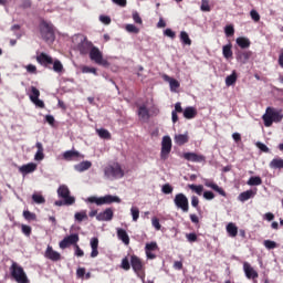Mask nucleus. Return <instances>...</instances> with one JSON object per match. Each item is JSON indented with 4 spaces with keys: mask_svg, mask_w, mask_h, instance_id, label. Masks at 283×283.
Segmentation results:
<instances>
[{
    "mask_svg": "<svg viewBox=\"0 0 283 283\" xmlns=\"http://www.w3.org/2000/svg\"><path fill=\"white\" fill-rule=\"evenodd\" d=\"M87 202H91L93 205H97L101 207L102 205H112L113 202H120V198L117 196L106 195L104 197H88Z\"/></svg>",
    "mask_w": 283,
    "mask_h": 283,
    "instance_id": "obj_5",
    "label": "nucleus"
},
{
    "mask_svg": "<svg viewBox=\"0 0 283 283\" xmlns=\"http://www.w3.org/2000/svg\"><path fill=\"white\" fill-rule=\"evenodd\" d=\"M191 206L197 209L200 210V199H198L197 196H192L191 197Z\"/></svg>",
    "mask_w": 283,
    "mask_h": 283,
    "instance_id": "obj_54",
    "label": "nucleus"
},
{
    "mask_svg": "<svg viewBox=\"0 0 283 283\" xmlns=\"http://www.w3.org/2000/svg\"><path fill=\"white\" fill-rule=\"evenodd\" d=\"M265 127H271L274 123H282V109L268 107L265 114L262 116Z\"/></svg>",
    "mask_w": 283,
    "mask_h": 283,
    "instance_id": "obj_1",
    "label": "nucleus"
},
{
    "mask_svg": "<svg viewBox=\"0 0 283 283\" xmlns=\"http://www.w3.org/2000/svg\"><path fill=\"white\" fill-rule=\"evenodd\" d=\"M174 142L179 147H182V145H187V143H189V133L175 135Z\"/></svg>",
    "mask_w": 283,
    "mask_h": 283,
    "instance_id": "obj_21",
    "label": "nucleus"
},
{
    "mask_svg": "<svg viewBox=\"0 0 283 283\" xmlns=\"http://www.w3.org/2000/svg\"><path fill=\"white\" fill-rule=\"evenodd\" d=\"M171 137L164 136L161 140V151H160V158L161 160H167L169 158V154H171Z\"/></svg>",
    "mask_w": 283,
    "mask_h": 283,
    "instance_id": "obj_8",
    "label": "nucleus"
},
{
    "mask_svg": "<svg viewBox=\"0 0 283 283\" xmlns=\"http://www.w3.org/2000/svg\"><path fill=\"white\" fill-rule=\"evenodd\" d=\"M130 212L133 216V221L138 222V218H140V210H138L137 207H133V208H130Z\"/></svg>",
    "mask_w": 283,
    "mask_h": 283,
    "instance_id": "obj_44",
    "label": "nucleus"
},
{
    "mask_svg": "<svg viewBox=\"0 0 283 283\" xmlns=\"http://www.w3.org/2000/svg\"><path fill=\"white\" fill-rule=\"evenodd\" d=\"M23 218L27 219L29 222L36 221V214L29 210L23 211Z\"/></svg>",
    "mask_w": 283,
    "mask_h": 283,
    "instance_id": "obj_41",
    "label": "nucleus"
},
{
    "mask_svg": "<svg viewBox=\"0 0 283 283\" xmlns=\"http://www.w3.org/2000/svg\"><path fill=\"white\" fill-rule=\"evenodd\" d=\"M44 258H46V260H51L52 262H59L61 260V253L54 251L52 245H48L44 252Z\"/></svg>",
    "mask_w": 283,
    "mask_h": 283,
    "instance_id": "obj_14",
    "label": "nucleus"
},
{
    "mask_svg": "<svg viewBox=\"0 0 283 283\" xmlns=\"http://www.w3.org/2000/svg\"><path fill=\"white\" fill-rule=\"evenodd\" d=\"M237 45H239L241 50H247L248 48H251V40L244 36L237 38Z\"/></svg>",
    "mask_w": 283,
    "mask_h": 283,
    "instance_id": "obj_28",
    "label": "nucleus"
},
{
    "mask_svg": "<svg viewBox=\"0 0 283 283\" xmlns=\"http://www.w3.org/2000/svg\"><path fill=\"white\" fill-rule=\"evenodd\" d=\"M20 8L22 10H29V8H32V0H22Z\"/></svg>",
    "mask_w": 283,
    "mask_h": 283,
    "instance_id": "obj_57",
    "label": "nucleus"
},
{
    "mask_svg": "<svg viewBox=\"0 0 283 283\" xmlns=\"http://www.w3.org/2000/svg\"><path fill=\"white\" fill-rule=\"evenodd\" d=\"M265 249L272 250V249H277V242L271 241V240H265L263 242Z\"/></svg>",
    "mask_w": 283,
    "mask_h": 283,
    "instance_id": "obj_48",
    "label": "nucleus"
},
{
    "mask_svg": "<svg viewBox=\"0 0 283 283\" xmlns=\"http://www.w3.org/2000/svg\"><path fill=\"white\" fill-rule=\"evenodd\" d=\"M53 70L57 73L63 72V64L61 63V61L57 60L53 62Z\"/></svg>",
    "mask_w": 283,
    "mask_h": 283,
    "instance_id": "obj_52",
    "label": "nucleus"
},
{
    "mask_svg": "<svg viewBox=\"0 0 283 283\" xmlns=\"http://www.w3.org/2000/svg\"><path fill=\"white\" fill-rule=\"evenodd\" d=\"M186 238H187L188 242H191V243L198 242V234H196V232L186 234Z\"/></svg>",
    "mask_w": 283,
    "mask_h": 283,
    "instance_id": "obj_55",
    "label": "nucleus"
},
{
    "mask_svg": "<svg viewBox=\"0 0 283 283\" xmlns=\"http://www.w3.org/2000/svg\"><path fill=\"white\" fill-rule=\"evenodd\" d=\"M75 255L77 258H83V255H85V252L81 249V247H78V244H75Z\"/></svg>",
    "mask_w": 283,
    "mask_h": 283,
    "instance_id": "obj_63",
    "label": "nucleus"
},
{
    "mask_svg": "<svg viewBox=\"0 0 283 283\" xmlns=\"http://www.w3.org/2000/svg\"><path fill=\"white\" fill-rule=\"evenodd\" d=\"M205 185L207 187H209L210 189H212L213 191H217V193L219 196H223V198H227V192L224 191V189H222L221 187H219L217 184H214L213 181H209V180H206L205 181Z\"/></svg>",
    "mask_w": 283,
    "mask_h": 283,
    "instance_id": "obj_22",
    "label": "nucleus"
},
{
    "mask_svg": "<svg viewBox=\"0 0 283 283\" xmlns=\"http://www.w3.org/2000/svg\"><path fill=\"white\" fill-rule=\"evenodd\" d=\"M32 200L35 202V205H45V197L42 195L33 193Z\"/></svg>",
    "mask_w": 283,
    "mask_h": 283,
    "instance_id": "obj_42",
    "label": "nucleus"
},
{
    "mask_svg": "<svg viewBox=\"0 0 283 283\" xmlns=\"http://www.w3.org/2000/svg\"><path fill=\"white\" fill-rule=\"evenodd\" d=\"M74 218L76 222H83V220H87V211L82 210L80 212H76Z\"/></svg>",
    "mask_w": 283,
    "mask_h": 283,
    "instance_id": "obj_40",
    "label": "nucleus"
},
{
    "mask_svg": "<svg viewBox=\"0 0 283 283\" xmlns=\"http://www.w3.org/2000/svg\"><path fill=\"white\" fill-rule=\"evenodd\" d=\"M156 249H158V243H156V242L147 243L146 247H145L146 253H149L151 251H156Z\"/></svg>",
    "mask_w": 283,
    "mask_h": 283,
    "instance_id": "obj_50",
    "label": "nucleus"
},
{
    "mask_svg": "<svg viewBox=\"0 0 283 283\" xmlns=\"http://www.w3.org/2000/svg\"><path fill=\"white\" fill-rule=\"evenodd\" d=\"M169 85L171 92H174L175 90H178V87H180V82H178V80L176 78H169Z\"/></svg>",
    "mask_w": 283,
    "mask_h": 283,
    "instance_id": "obj_51",
    "label": "nucleus"
},
{
    "mask_svg": "<svg viewBox=\"0 0 283 283\" xmlns=\"http://www.w3.org/2000/svg\"><path fill=\"white\" fill-rule=\"evenodd\" d=\"M248 185L250 187H260V185H262V178L259 176L250 177Z\"/></svg>",
    "mask_w": 283,
    "mask_h": 283,
    "instance_id": "obj_35",
    "label": "nucleus"
},
{
    "mask_svg": "<svg viewBox=\"0 0 283 283\" xmlns=\"http://www.w3.org/2000/svg\"><path fill=\"white\" fill-rule=\"evenodd\" d=\"M243 271L248 280H258V277H260V274H258V271H255V269H253V266H251L249 262L243 263Z\"/></svg>",
    "mask_w": 283,
    "mask_h": 283,
    "instance_id": "obj_12",
    "label": "nucleus"
},
{
    "mask_svg": "<svg viewBox=\"0 0 283 283\" xmlns=\"http://www.w3.org/2000/svg\"><path fill=\"white\" fill-rule=\"evenodd\" d=\"M120 269L124 271H129V269H132V263H129V259L127 256L122 260Z\"/></svg>",
    "mask_w": 283,
    "mask_h": 283,
    "instance_id": "obj_43",
    "label": "nucleus"
},
{
    "mask_svg": "<svg viewBox=\"0 0 283 283\" xmlns=\"http://www.w3.org/2000/svg\"><path fill=\"white\" fill-rule=\"evenodd\" d=\"M36 164L34 163H29L19 167V171L20 174H22V176H28V174H34Z\"/></svg>",
    "mask_w": 283,
    "mask_h": 283,
    "instance_id": "obj_20",
    "label": "nucleus"
},
{
    "mask_svg": "<svg viewBox=\"0 0 283 283\" xmlns=\"http://www.w3.org/2000/svg\"><path fill=\"white\" fill-rule=\"evenodd\" d=\"M231 48H233L231 43L223 45L222 54L224 59H233V50H231Z\"/></svg>",
    "mask_w": 283,
    "mask_h": 283,
    "instance_id": "obj_32",
    "label": "nucleus"
},
{
    "mask_svg": "<svg viewBox=\"0 0 283 283\" xmlns=\"http://www.w3.org/2000/svg\"><path fill=\"white\" fill-rule=\"evenodd\" d=\"M203 198L206 200H213V198H216V195L212 191H205L203 192Z\"/></svg>",
    "mask_w": 283,
    "mask_h": 283,
    "instance_id": "obj_64",
    "label": "nucleus"
},
{
    "mask_svg": "<svg viewBox=\"0 0 283 283\" xmlns=\"http://www.w3.org/2000/svg\"><path fill=\"white\" fill-rule=\"evenodd\" d=\"M270 169H283V159L280 157L273 158L269 164Z\"/></svg>",
    "mask_w": 283,
    "mask_h": 283,
    "instance_id": "obj_30",
    "label": "nucleus"
},
{
    "mask_svg": "<svg viewBox=\"0 0 283 283\" xmlns=\"http://www.w3.org/2000/svg\"><path fill=\"white\" fill-rule=\"evenodd\" d=\"M114 218V210H112V208H107L105 211L99 212L96 216V220H98V222H109V220H113Z\"/></svg>",
    "mask_w": 283,
    "mask_h": 283,
    "instance_id": "obj_15",
    "label": "nucleus"
},
{
    "mask_svg": "<svg viewBox=\"0 0 283 283\" xmlns=\"http://www.w3.org/2000/svg\"><path fill=\"white\" fill-rule=\"evenodd\" d=\"M9 271H10V275H11L12 280H14V282L30 283V279L28 277L25 270L19 263L12 261V264L9 268Z\"/></svg>",
    "mask_w": 283,
    "mask_h": 283,
    "instance_id": "obj_2",
    "label": "nucleus"
},
{
    "mask_svg": "<svg viewBox=\"0 0 283 283\" xmlns=\"http://www.w3.org/2000/svg\"><path fill=\"white\" fill-rule=\"evenodd\" d=\"M83 74H94L95 76L98 74L96 67L83 66L82 67Z\"/></svg>",
    "mask_w": 283,
    "mask_h": 283,
    "instance_id": "obj_47",
    "label": "nucleus"
},
{
    "mask_svg": "<svg viewBox=\"0 0 283 283\" xmlns=\"http://www.w3.org/2000/svg\"><path fill=\"white\" fill-rule=\"evenodd\" d=\"M130 266L137 275L145 273V263H143V260L136 256V254L130 256Z\"/></svg>",
    "mask_w": 283,
    "mask_h": 283,
    "instance_id": "obj_10",
    "label": "nucleus"
},
{
    "mask_svg": "<svg viewBox=\"0 0 283 283\" xmlns=\"http://www.w3.org/2000/svg\"><path fill=\"white\" fill-rule=\"evenodd\" d=\"M235 55H237V61H239V63H242L244 65L249 63V59L253 56V51H238Z\"/></svg>",
    "mask_w": 283,
    "mask_h": 283,
    "instance_id": "obj_18",
    "label": "nucleus"
},
{
    "mask_svg": "<svg viewBox=\"0 0 283 283\" xmlns=\"http://www.w3.org/2000/svg\"><path fill=\"white\" fill-rule=\"evenodd\" d=\"M88 56L96 65H103V67L109 66V62L103 57V52L97 46H92Z\"/></svg>",
    "mask_w": 283,
    "mask_h": 283,
    "instance_id": "obj_4",
    "label": "nucleus"
},
{
    "mask_svg": "<svg viewBox=\"0 0 283 283\" xmlns=\"http://www.w3.org/2000/svg\"><path fill=\"white\" fill-rule=\"evenodd\" d=\"M125 30L130 34H138V32H140V29H138L134 24H126Z\"/></svg>",
    "mask_w": 283,
    "mask_h": 283,
    "instance_id": "obj_45",
    "label": "nucleus"
},
{
    "mask_svg": "<svg viewBox=\"0 0 283 283\" xmlns=\"http://www.w3.org/2000/svg\"><path fill=\"white\" fill-rule=\"evenodd\" d=\"M250 17L253 21H255V23H258V21H260V13H258L255 10L250 11Z\"/></svg>",
    "mask_w": 283,
    "mask_h": 283,
    "instance_id": "obj_61",
    "label": "nucleus"
},
{
    "mask_svg": "<svg viewBox=\"0 0 283 283\" xmlns=\"http://www.w3.org/2000/svg\"><path fill=\"white\" fill-rule=\"evenodd\" d=\"M263 220H266L268 222H273V220H275V214H273V212H266L263 216Z\"/></svg>",
    "mask_w": 283,
    "mask_h": 283,
    "instance_id": "obj_60",
    "label": "nucleus"
},
{
    "mask_svg": "<svg viewBox=\"0 0 283 283\" xmlns=\"http://www.w3.org/2000/svg\"><path fill=\"white\" fill-rule=\"evenodd\" d=\"M258 195V189H250L247 191H243L239 195L238 200L240 202H247V200H251V198H255V196Z\"/></svg>",
    "mask_w": 283,
    "mask_h": 283,
    "instance_id": "obj_19",
    "label": "nucleus"
},
{
    "mask_svg": "<svg viewBox=\"0 0 283 283\" xmlns=\"http://www.w3.org/2000/svg\"><path fill=\"white\" fill-rule=\"evenodd\" d=\"M137 114H138L140 120L147 122L150 118L149 109L147 108L146 105L138 106Z\"/></svg>",
    "mask_w": 283,
    "mask_h": 283,
    "instance_id": "obj_23",
    "label": "nucleus"
},
{
    "mask_svg": "<svg viewBox=\"0 0 283 283\" xmlns=\"http://www.w3.org/2000/svg\"><path fill=\"white\" fill-rule=\"evenodd\" d=\"M94 48V44L92 42L87 41V39H84L82 42L77 44V50L80 54H90V51Z\"/></svg>",
    "mask_w": 283,
    "mask_h": 283,
    "instance_id": "obj_17",
    "label": "nucleus"
},
{
    "mask_svg": "<svg viewBox=\"0 0 283 283\" xmlns=\"http://www.w3.org/2000/svg\"><path fill=\"white\" fill-rule=\"evenodd\" d=\"M151 224L156 229V231H160V229L163 227V226H160V220L158 218H156V217H154L151 219Z\"/></svg>",
    "mask_w": 283,
    "mask_h": 283,
    "instance_id": "obj_58",
    "label": "nucleus"
},
{
    "mask_svg": "<svg viewBox=\"0 0 283 283\" xmlns=\"http://www.w3.org/2000/svg\"><path fill=\"white\" fill-rule=\"evenodd\" d=\"M198 116V111L193 106H188L184 109V117L187 118V120H191V118H196Z\"/></svg>",
    "mask_w": 283,
    "mask_h": 283,
    "instance_id": "obj_24",
    "label": "nucleus"
},
{
    "mask_svg": "<svg viewBox=\"0 0 283 283\" xmlns=\"http://www.w3.org/2000/svg\"><path fill=\"white\" fill-rule=\"evenodd\" d=\"M133 20L139 25H143V18H140V14L138 12L135 11L133 13Z\"/></svg>",
    "mask_w": 283,
    "mask_h": 283,
    "instance_id": "obj_59",
    "label": "nucleus"
},
{
    "mask_svg": "<svg viewBox=\"0 0 283 283\" xmlns=\"http://www.w3.org/2000/svg\"><path fill=\"white\" fill-rule=\"evenodd\" d=\"M90 244L92 249L91 258H98V238H92Z\"/></svg>",
    "mask_w": 283,
    "mask_h": 283,
    "instance_id": "obj_25",
    "label": "nucleus"
},
{
    "mask_svg": "<svg viewBox=\"0 0 283 283\" xmlns=\"http://www.w3.org/2000/svg\"><path fill=\"white\" fill-rule=\"evenodd\" d=\"M41 96V91L36 86H31V94L29 95L30 101H36Z\"/></svg>",
    "mask_w": 283,
    "mask_h": 283,
    "instance_id": "obj_39",
    "label": "nucleus"
},
{
    "mask_svg": "<svg viewBox=\"0 0 283 283\" xmlns=\"http://www.w3.org/2000/svg\"><path fill=\"white\" fill-rule=\"evenodd\" d=\"M63 158L64 160H74L76 158H81V153H78L77 150H66L63 154Z\"/></svg>",
    "mask_w": 283,
    "mask_h": 283,
    "instance_id": "obj_29",
    "label": "nucleus"
},
{
    "mask_svg": "<svg viewBox=\"0 0 283 283\" xmlns=\"http://www.w3.org/2000/svg\"><path fill=\"white\" fill-rule=\"evenodd\" d=\"M35 147L38 151L35 153L34 160H43V158H45V155L43 154V144H41V142H38L35 144Z\"/></svg>",
    "mask_w": 283,
    "mask_h": 283,
    "instance_id": "obj_31",
    "label": "nucleus"
},
{
    "mask_svg": "<svg viewBox=\"0 0 283 283\" xmlns=\"http://www.w3.org/2000/svg\"><path fill=\"white\" fill-rule=\"evenodd\" d=\"M35 59L36 62L43 67H48V65H52V63H54V60L52 56L48 55V53H40Z\"/></svg>",
    "mask_w": 283,
    "mask_h": 283,
    "instance_id": "obj_16",
    "label": "nucleus"
},
{
    "mask_svg": "<svg viewBox=\"0 0 283 283\" xmlns=\"http://www.w3.org/2000/svg\"><path fill=\"white\" fill-rule=\"evenodd\" d=\"M182 158L189 163H205L207 160L203 155H198L196 153H184Z\"/></svg>",
    "mask_w": 283,
    "mask_h": 283,
    "instance_id": "obj_13",
    "label": "nucleus"
},
{
    "mask_svg": "<svg viewBox=\"0 0 283 283\" xmlns=\"http://www.w3.org/2000/svg\"><path fill=\"white\" fill-rule=\"evenodd\" d=\"M92 168V161L85 160L74 166L75 171H87V169Z\"/></svg>",
    "mask_w": 283,
    "mask_h": 283,
    "instance_id": "obj_27",
    "label": "nucleus"
},
{
    "mask_svg": "<svg viewBox=\"0 0 283 283\" xmlns=\"http://www.w3.org/2000/svg\"><path fill=\"white\" fill-rule=\"evenodd\" d=\"M117 238L118 240H122L127 245H129V234H127V231L123 228L117 229Z\"/></svg>",
    "mask_w": 283,
    "mask_h": 283,
    "instance_id": "obj_26",
    "label": "nucleus"
},
{
    "mask_svg": "<svg viewBox=\"0 0 283 283\" xmlns=\"http://www.w3.org/2000/svg\"><path fill=\"white\" fill-rule=\"evenodd\" d=\"M78 240H80V237L77 233L67 235L60 242V249H67V247L72 245V244H74V247H76Z\"/></svg>",
    "mask_w": 283,
    "mask_h": 283,
    "instance_id": "obj_11",
    "label": "nucleus"
},
{
    "mask_svg": "<svg viewBox=\"0 0 283 283\" xmlns=\"http://www.w3.org/2000/svg\"><path fill=\"white\" fill-rule=\"evenodd\" d=\"M76 277H78L80 280H83V277H85V268H78L76 270Z\"/></svg>",
    "mask_w": 283,
    "mask_h": 283,
    "instance_id": "obj_62",
    "label": "nucleus"
},
{
    "mask_svg": "<svg viewBox=\"0 0 283 283\" xmlns=\"http://www.w3.org/2000/svg\"><path fill=\"white\" fill-rule=\"evenodd\" d=\"M180 41L184 45H191V39L189 38V33L187 31L180 32Z\"/></svg>",
    "mask_w": 283,
    "mask_h": 283,
    "instance_id": "obj_37",
    "label": "nucleus"
},
{
    "mask_svg": "<svg viewBox=\"0 0 283 283\" xmlns=\"http://www.w3.org/2000/svg\"><path fill=\"white\" fill-rule=\"evenodd\" d=\"M40 33L43 39V41H54L56 39V35L54 34V24L51 22H48L43 20L40 23Z\"/></svg>",
    "mask_w": 283,
    "mask_h": 283,
    "instance_id": "obj_3",
    "label": "nucleus"
},
{
    "mask_svg": "<svg viewBox=\"0 0 283 283\" xmlns=\"http://www.w3.org/2000/svg\"><path fill=\"white\" fill-rule=\"evenodd\" d=\"M226 36H233L235 34V29L233 28V24H229L224 28Z\"/></svg>",
    "mask_w": 283,
    "mask_h": 283,
    "instance_id": "obj_49",
    "label": "nucleus"
},
{
    "mask_svg": "<svg viewBox=\"0 0 283 283\" xmlns=\"http://www.w3.org/2000/svg\"><path fill=\"white\" fill-rule=\"evenodd\" d=\"M104 174L106 178H123V176H125L123 168H120V165L118 164L106 166L104 169Z\"/></svg>",
    "mask_w": 283,
    "mask_h": 283,
    "instance_id": "obj_6",
    "label": "nucleus"
},
{
    "mask_svg": "<svg viewBox=\"0 0 283 283\" xmlns=\"http://www.w3.org/2000/svg\"><path fill=\"white\" fill-rule=\"evenodd\" d=\"M163 193L169 195V193H174V187H171V185L169 184H165L161 188Z\"/></svg>",
    "mask_w": 283,
    "mask_h": 283,
    "instance_id": "obj_53",
    "label": "nucleus"
},
{
    "mask_svg": "<svg viewBox=\"0 0 283 283\" xmlns=\"http://www.w3.org/2000/svg\"><path fill=\"white\" fill-rule=\"evenodd\" d=\"M237 81H238V73H235V71H233L231 75H228L226 77L227 87H231V85H235Z\"/></svg>",
    "mask_w": 283,
    "mask_h": 283,
    "instance_id": "obj_34",
    "label": "nucleus"
},
{
    "mask_svg": "<svg viewBox=\"0 0 283 283\" xmlns=\"http://www.w3.org/2000/svg\"><path fill=\"white\" fill-rule=\"evenodd\" d=\"M174 202H175V207H177V209H181L184 213L189 212V199L185 193L182 192L177 193L175 196Z\"/></svg>",
    "mask_w": 283,
    "mask_h": 283,
    "instance_id": "obj_7",
    "label": "nucleus"
},
{
    "mask_svg": "<svg viewBox=\"0 0 283 283\" xmlns=\"http://www.w3.org/2000/svg\"><path fill=\"white\" fill-rule=\"evenodd\" d=\"M21 231H22V233H23L27 238H30V235H32V227H30V226L22 224V226H21Z\"/></svg>",
    "mask_w": 283,
    "mask_h": 283,
    "instance_id": "obj_46",
    "label": "nucleus"
},
{
    "mask_svg": "<svg viewBox=\"0 0 283 283\" xmlns=\"http://www.w3.org/2000/svg\"><path fill=\"white\" fill-rule=\"evenodd\" d=\"M201 10H202V12H211V7L209 6V0H202Z\"/></svg>",
    "mask_w": 283,
    "mask_h": 283,
    "instance_id": "obj_56",
    "label": "nucleus"
},
{
    "mask_svg": "<svg viewBox=\"0 0 283 283\" xmlns=\"http://www.w3.org/2000/svg\"><path fill=\"white\" fill-rule=\"evenodd\" d=\"M188 187L191 189V191H195V193H197V196H202V191H205V187L202 185H193V184H189Z\"/></svg>",
    "mask_w": 283,
    "mask_h": 283,
    "instance_id": "obj_38",
    "label": "nucleus"
},
{
    "mask_svg": "<svg viewBox=\"0 0 283 283\" xmlns=\"http://www.w3.org/2000/svg\"><path fill=\"white\" fill-rule=\"evenodd\" d=\"M96 134L97 136H99V138H103L104 140H112V133H109V130L105 128L96 129Z\"/></svg>",
    "mask_w": 283,
    "mask_h": 283,
    "instance_id": "obj_33",
    "label": "nucleus"
},
{
    "mask_svg": "<svg viewBox=\"0 0 283 283\" xmlns=\"http://www.w3.org/2000/svg\"><path fill=\"white\" fill-rule=\"evenodd\" d=\"M57 196L65 200L66 205H74V202H76V198L70 196V188H67L66 185H61L57 188Z\"/></svg>",
    "mask_w": 283,
    "mask_h": 283,
    "instance_id": "obj_9",
    "label": "nucleus"
},
{
    "mask_svg": "<svg viewBox=\"0 0 283 283\" xmlns=\"http://www.w3.org/2000/svg\"><path fill=\"white\" fill-rule=\"evenodd\" d=\"M227 232L231 238H235V235H238V227L234 226V223H229L227 226Z\"/></svg>",
    "mask_w": 283,
    "mask_h": 283,
    "instance_id": "obj_36",
    "label": "nucleus"
}]
</instances>
